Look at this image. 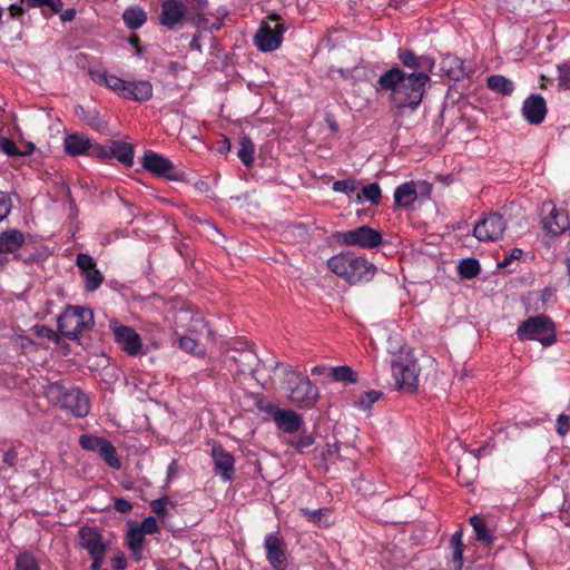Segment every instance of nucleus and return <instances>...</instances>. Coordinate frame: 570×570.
<instances>
[{"label":"nucleus","instance_id":"obj_30","mask_svg":"<svg viewBox=\"0 0 570 570\" xmlns=\"http://www.w3.org/2000/svg\"><path fill=\"white\" fill-rule=\"evenodd\" d=\"M122 19L129 29H138L147 21V13L139 6H132L124 11Z\"/></svg>","mask_w":570,"mask_h":570},{"label":"nucleus","instance_id":"obj_50","mask_svg":"<svg viewBox=\"0 0 570 570\" xmlns=\"http://www.w3.org/2000/svg\"><path fill=\"white\" fill-rule=\"evenodd\" d=\"M128 81H125L117 76L108 75L105 86L109 89L118 92L121 97H124V92L127 90Z\"/></svg>","mask_w":570,"mask_h":570},{"label":"nucleus","instance_id":"obj_42","mask_svg":"<svg viewBox=\"0 0 570 570\" xmlns=\"http://www.w3.org/2000/svg\"><path fill=\"white\" fill-rule=\"evenodd\" d=\"M301 513L311 522H314L318 527H327L330 523L327 519L325 518L328 509L321 508L316 510H309L306 508H302Z\"/></svg>","mask_w":570,"mask_h":570},{"label":"nucleus","instance_id":"obj_32","mask_svg":"<svg viewBox=\"0 0 570 570\" xmlns=\"http://www.w3.org/2000/svg\"><path fill=\"white\" fill-rule=\"evenodd\" d=\"M462 531H455L451 539H450V546L452 548V569L453 570H461L463 566V542H462Z\"/></svg>","mask_w":570,"mask_h":570},{"label":"nucleus","instance_id":"obj_52","mask_svg":"<svg viewBox=\"0 0 570 570\" xmlns=\"http://www.w3.org/2000/svg\"><path fill=\"white\" fill-rule=\"evenodd\" d=\"M11 198L7 193L0 191V222H2L11 212Z\"/></svg>","mask_w":570,"mask_h":570},{"label":"nucleus","instance_id":"obj_34","mask_svg":"<svg viewBox=\"0 0 570 570\" xmlns=\"http://www.w3.org/2000/svg\"><path fill=\"white\" fill-rule=\"evenodd\" d=\"M470 524L472 525L476 539L479 541L485 542V543H492L494 540V537L492 535L491 531L487 528L485 521L482 517L473 515L470 518Z\"/></svg>","mask_w":570,"mask_h":570},{"label":"nucleus","instance_id":"obj_3","mask_svg":"<svg viewBox=\"0 0 570 570\" xmlns=\"http://www.w3.org/2000/svg\"><path fill=\"white\" fill-rule=\"evenodd\" d=\"M46 397L56 406L77 417H85L90 411V401L79 389H67L59 382L49 383L45 387Z\"/></svg>","mask_w":570,"mask_h":570},{"label":"nucleus","instance_id":"obj_13","mask_svg":"<svg viewBox=\"0 0 570 570\" xmlns=\"http://www.w3.org/2000/svg\"><path fill=\"white\" fill-rule=\"evenodd\" d=\"M264 547L266 559L274 570H285L287 567L286 544L278 533L265 537Z\"/></svg>","mask_w":570,"mask_h":570},{"label":"nucleus","instance_id":"obj_22","mask_svg":"<svg viewBox=\"0 0 570 570\" xmlns=\"http://www.w3.org/2000/svg\"><path fill=\"white\" fill-rule=\"evenodd\" d=\"M397 58L404 67L413 69L414 71L417 69L430 71L434 66V60L432 58L426 56H416L410 49H400Z\"/></svg>","mask_w":570,"mask_h":570},{"label":"nucleus","instance_id":"obj_40","mask_svg":"<svg viewBox=\"0 0 570 570\" xmlns=\"http://www.w3.org/2000/svg\"><path fill=\"white\" fill-rule=\"evenodd\" d=\"M459 274L468 279H471L480 273V263L475 258H465L462 259L459 264Z\"/></svg>","mask_w":570,"mask_h":570},{"label":"nucleus","instance_id":"obj_15","mask_svg":"<svg viewBox=\"0 0 570 570\" xmlns=\"http://www.w3.org/2000/svg\"><path fill=\"white\" fill-rule=\"evenodd\" d=\"M186 22L205 30L210 29L206 17L208 9L207 0H183Z\"/></svg>","mask_w":570,"mask_h":570},{"label":"nucleus","instance_id":"obj_64","mask_svg":"<svg viewBox=\"0 0 570 570\" xmlns=\"http://www.w3.org/2000/svg\"><path fill=\"white\" fill-rule=\"evenodd\" d=\"M522 255V250L520 248H514L510 255V257H507L504 258L500 264L499 266L500 267H505L509 265V263L512 261V259H518L520 258Z\"/></svg>","mask_w":570,"mask_h":570},{"label":"nucleus","instance_id":"obj_58","mask_svg":"<svg viewBox=\"0 0 570 570\" xmlns=\"http://www.w3.org/2000/svg\"><path fill=\"white\" fill-rule=\"evenodd\" d=\"M114 508L117 512H120V513H128L131 511L132 509V505L130 504L129 501L122 499V498H117L115 499L114 501Z\"/></svg>","mask_w":570,"mask_h":570},{"label":"nucleus","instance_id":"obj_51","mask_svg":"<svg viewBox=\"0 0 570 570\" xmlns=\"http://www.w3.org/2000/svg\"><path fill=\"white\" fill-rule=\"evenodd\" d=\"M169 503H170L169 498L163 497L160 499L153 500L150 502V509L158 517H166L168 514L167 504H169Z\"/></svg>","mask_w":570,"mask_h":570},{"label":"nucleus","instance_id":"obj_54","mask_svg":"<svg viewBox=\"0 0 570 570\" xmlns=\"http://www.w3.org/2000/svg\"><path fill=\"white\" fill-rule=\"evenodd\" d=\"M139 530L144 531V534H154L159 531V527L154 517H147L142 520Z\"/></svg>","mask_w":570,"mask_h":570},{"label":"nucleus","instance_id":"obj_25","mask_svg":"<svg viewBox=\"0 0 570 570\" xmlns=\"http://www.w3.org/2000/svg\"><path fill=\"white\" fill-rule=\"evenodd\" d=\"M63 145L66 153L71 156L86 154L92 147L90 139L79 134L67 135Z\"/></svg>","mask_w":570,"mask_h":570},{"label":"nucleus","instance_id":"obj_43","mask_svg":"<svg viewBox=\"0 0 570 570\" xmlns=\"http://www.w3.org/2000/svg\"><path fill=\"white\" fill-rule=\"evenodd\" d=\"M16 570H40L39 563L30 552H22L16 557Z\"/></svg>","mask_w":570,"mask_h":570},{"label":"nucleus","instance_id":"obj_4","mask_svg":"<svg viewBox=\"0 0 570 570\" xmlns=\"http://www.w3.org/2000/svg\"><path fill=\"white\" fill-rule=\"evenodd\" d=\"M278 366L283 367L284 382L289 390V400L299 407H312L318 397L317 387L312 384L308 377L293 371L291 366L277 362L275 367Z\"/></svg>","mask_w":570,"mask_h":570},{"label":"nucleus","instance_id":"obj_60","mask_svg":"<svg viewBox=\"0 0 570 570\" xmlns=\"http://www.w3.org/2000/svg\"><path fill=\"white\" fill-rule=\"evenodd\" d=\"M37 333L40 336L47 337L52 341H57V338H58L57 333L53 330H51L50 327L45 326V325L38 327Z\"/></svg>","mask_w":570,"mask_h":570},{"label":"nucleus","instance_id":"obj_20","mask_svg":"<svg viewBox=\"0 0 570 570\" xmlns=\"http://www.w3.org/2000/svg\"><path fill=\"white\" fill-rule=\"evenodd\" d=\"M214 470L219 473L224 481H229L234 474V456L224 450L222 445H214L212 449Z\"/></svg>","mask_w":570,"mask_h":570},{"label":"nucleus","instance_id":"obj_63","mask_svg":"<svg viewBox=\"0 0 570 570\" xmlns=\"http://www.w3.org/2000/svg\"><path fill=\"white\" fill-rule=\"evenodd\" d=\"M21 4L22 3H20V4L13 3L8 8L9 14L11 18H19L24 13V10Z\"/></svg>","mask_w":570,"mask_h":570},{"label":"nucleus","instance_id":"obj_41","mask_svg":"<svg viewBox=\"0 0 570 570\" xmlns=\"http://www.w3.org/2000/svg\"><path fill=\"white\" fill-rule=\"evenodd\" d=\"M107 442L106 438L83 434L79 439V444L83 450L99 453Z\"/></svg>","mask_w":570,"mask_h":570},{"label":"nucleus","instance_id":"obj_6","mask_svg":"<svg viewBox=\"0 0 570 570\" xmlns=\"http://www.w3.org/2000/svg\"><path fill=\"white\" fill-rule=\"evenodd\" d=\"M518 337L539 341L543 346H550L556 342V325L544 315L529 317L517 330Z\"/></svg>","mask_w":570,"mask_h":570},{"label":"nucleus","instance_id":"obj_36","mask_svg":"<svg viewBox=\"0 0 570 570\" xmlns=\"http://www.w3.org/2000/svg\"><path fill=\"white\" fill-rule=\"evenodd\" d=\"M255 146L252 139L244 136L239 140V149L237 156L245 166H250L254 163Z\"/></svg>","mask_w":570,"mask_h":570},{"label":"nucleus","instance_id":"obj_56","mask_svg":"<svg viewBox=\"0 0 570 570\" xmlns=\"http://www.w3.org/2000/svg\"><path fill=\"white\" fill-rule=\"evenodd\" d=\"M18 460V452L14 446L3 452L2 462L9 466L14 468Z\"/></svg>","mask_w":570,"mask_h":570},{"label":"nucleus","instance_id":"obj_29","mask_svg":"<svg viewBox=\"0 0 570 570\" xmlns=\"http://www.w3.org/2000/svg\"><path fill=\"white\" fill-rule=\"evenodd\" d=\"M230 358L238 365V371L242 373L255 370L258 363L256 354L252 350L237 351L233 350Z\"/></svg>","mask_w":570,"mask_h":570},{"label":"nucleus","instance_id":"obj_35","mask_svg":"<svg viewBox=\"0 0 570 570\" xmlns=\"http://www.w3.org/2000/svg\"><path fill=\"white\" fill-rule=\"evenodd\" d=\"M330 375L336 382H342V383H347V384L357 382L356 372H354L352 370V367L347 366V365L331 367Z\"/></svg>","mask_w":570,"mask_h":570},{"label":"nucleus","instance_id":"obj_19","mask_svg":"<svg viewBox=\"0 0 570 570\" xmlns=\"http://www.w3.org/2000/svg\"><path fill=\"white\" fill-rule=\"evenodd\" d=\"M522 115L531 125L541 124L547 115L546 100L540 95H531L522 105Z\"/></svg>","mask_w":570,"mask_h":570},{"label":"nucleus","instance_id":"obj_2","mask_svg":"<svg viewBox=\"0 0 570 570\" xmlns=\"http://www.w3.org/2000/svg\"><path fill=\"white\" fill-rule=\"evenodd\" d=\"M327 267L338 277L345 279L348 284L370 282L376 267L364 256H357L353 252H343L327 259Z\"/></svg>","mask_w":570,"mask_h":570},{"label":"nucleus","instance_id":"obj_45","mask_svg":"<svg viewBox=\"0 0 570 570\" xmlns=\"http://www.w3.org/2000/svg\"><path fill=\"white\" fill-rule=\"evenodd\" d=\"M315 442V439L311 434H306L305 432L297 436L289 439L287 443L292 445L297 452L305 453L306 449L313 445Z\"/></svg>","mask_w":570,"mask_h":570},{"label":"nucleus","instance_id":"obj_27","mask_svg":"<svg viewBox=\"0 0 570 570\" xmlns=\"http://www.w3.org/2000/svg\"><path fill=\"white\" fill-rule=\"evenodd\" d=\"M110 158H116L126 167H131L134 164V147L132 145L119 140L110 142Z\"/></svg>","mask_w":570,"mask_h":570},{"label":"nucleus","instance_id":"obj_26","mask_svg":"<svg viewBox=\"0 0 570 570\" xmlns=\"http://www.w3.org/2000/svg\"><path fill=\"white\" fill-rule=\"evenodd\" d=\"M417 198L416 185L414 181H406L396 187L394 203L397 207H409Z\"/></svg>","mask_w":570,"mask_h":570},{"label":"nucleus","instance_id":"obj_59","mask_svg":"<svg viewBox=\"0 0 570 570\" xmlns=\"http://www.w3.org/2000/svg\"><path fill=\"white\" fill-rule=\"evenodd\" d=\"M89 75H90V78L96 82V83H99V85H105L106 83V80H107V77H108V73L104 70H90L89 71Z\"/></svg>","mask_w":570,"mask_h":570},{"label":"nucleus","instance_id":"obj_55","mask_svg":"<svg viewBox=\"0 0 570 570\" xmlns=\"http://www.w3.org/2000/svg\"><path fill=\"white\" fill-rule=\"evenodd\" d=\"M559 85L570 89V65H562L559 68Z\"/></svg>","mask_w":570,"mask_h":570},{"label":"nucleus","instance_id":"obj_39","mask_svg":"<svg viewBox=\"0 0 570 570\" xmlns=\"http://www.w3.org/2000/svg\"><path fill=\"white\" fill-rule=\"evenodd\" d=\"M381 188L377 183L366 185L362 188L361 193L356 195L357 202H361L362 197L368 200L372 205H379L381 200Z\"/></svg>","mask_w":570,"mask_h":570},{"label":"nucleus","instance_id":"obj_62","mask_svg":"<svg viewBox=\"0 0 570 570\" xmlns=\"http://www.w3.org/2000/svg\"><path fill=\"white\" fill-rule=\"evenodd\" d=\"M540 297L542 301L543 307L553 299L554 297V291L552 288H544L540 292Z\"/></svg>","mask_w":570,"mask_h":570},{"label":"nucleus","instance_id":"obj_18","mask_svg":"<svg viewBox=\"0 0 570 570\" xmlns=\"http://www.w3.org/2000/svg\"><path fill=\"white\" fill-rule=\"evenodd\" d=\"M79 543L90 557L106 556L107 547L101 534L95 528L83 527L79 531Z\"/></svg>","mask_w":570,"mask_h":570},{"label":"nucleus","instance_id":"obj_28","mask_svg":"<svg viewBox=\"0 0 570 570\" xmlns=\"http://www.w3.org/2000/svg\"><path fill=\"white\" fill-rule=\"evenodd\" d=\"M24 243V235L18 229H8L0 234V253H14Z\"/></svg>","mask_w":570,"mask_h":570},{"label":"nucleus","instance_id":"obj_14","mask_svg":"<svg viewBox=\"0 0 570 570\" xmlns=\"http://www.w3.org/2000/svg\"><path fill=\"white\" fill-rule=\"evenodd\" d=\"M76 265L82 272L85 278V288L88 292H95L104 282V276L97 268L94 258L86 253H79L76 258Z\"/></svg>","mask_w":570,"mask_h":570},{"label":"nucleus","instance_id":"obj_16","mask_svg":"<svg viewBox=\"0 0 570 570\" xmlns=\"http://www.w3.org/2000/svg\"><path fill=\"white\" fill-rule=\"evenodd\" d=\"M115 340L118 345L129 355H137L141 351L142 344L138 333L131 327L118 325L114 327Z\"/></svg>","mask_w":570,"mask_h":570},{"label":"nucleus","instance_id":"obj_44","mask_svg":"<svg viewBox=\"0 0 570 570\" xmlns=\"http://www.w3.org/2000/svg\"><path fill=\"white\" fill-rule=\"evenodd\" d=\"M0 149L8 156H24L30 155L35 146L30 144L27 151H21L17 147L16 142L7 137H0Z\"/></svg>","mask_w":570,"mask_h":570},{"label":"nucleus","instance_id":"obj_7","mask_svg":"<svg viewBox=\"0 0 570 570\" xmlns=\"http://www.w3.org/2000/svg\"><path fill=\"white\" fill-rule=\"evenodd\" d=\"M391 368L399 390L414 392L417 389L420 366L412 354H401L393 358Z\"/></svg>","mask_w":570,"mask_h":570},{"label":"nucleus","instance_id":"obj_47","mask_svg":"<svg viewBox=\"0 0 570 570\" xmlns=\"http://www.w3.org/2000/svg\"><path fill=\"white\" fill-rule=\"evenodd\" d=\"M382 396V393L379 391H368L360 395L358 400L355 401V405L360 409L367 410L370 409L379 399Z\"/></svg>","mask_w":570,"mask_h":570},{"label":"nucleus","instance_id":"obj_8","mask_svg":"<svg viewBox=\"0 0 570 570\" xmlns=\"http://www.w3.org/2000/svg\"><path fill=\"white\" fill-rule=\"evenodd\" d=\"M279 20V16L269 14L267 20L262 22L255 35V45L259 50L274 51L281 46L286 27Z\"/></svg>","mask_w":570,"mask_h":570},{"label":"nucleus","instance_id":"obj_23","mask_svg":"<svg viewBox=\"0 0 570 570\" xmlns=\"http://www.w3.org/2000/svg\"><path fill=\"white\" fill-rule=\"evenodd\" d=\"M441 71L450 79L459 81L466 76V69L462 59L453 55H446L441 61Z\"/></svg>","mask_w":570,"mask_h":570},{"label":"nucleus","instance_id":"obj_21","mask_svg":"<svg viewBox=\"0 0 570 570\" xmlns=\"http://www.w3.org/2000/svg\"><path fill=\"white\" fill-rule=\"evenodd\" d=\"M273 420L277 428L284 433L293 434L298 432L303 425V419L292 410L276 409L272 412Z\"/></svg>","mask_w":570,"mask_h":570},{"label":"nucleus","instance_id":"obj_12","mask_svg":"<svg viewBox=\"0 0 570 570\" xmlns=\"http://www.w3.org/2000/svg\"><path fill=\"white\" fill-rule=\"evenodd\" d=\"M184 8L183 0H163L159 23L169 30L179 29L186 22Z\"/></svg>","mask_w":570,"mask_h":570},{"label":"nucleus","instance_id":"obj_49","mask_svg":"<svg viewBox=\"0 0 570 570\" xmlns=\"http://www.w3.org/2000/svg\"><path fill=\"white\" fill-rule=\"evenodd\" d=\"M144 531L138 528L131 529L127 535V543L130 550L139 551L144 542Z\"/></svg>","mask_w":570,"mask_h":570},{"label":"nucleus","instance_id":"obj_10","mask_svg":"<svg viewBox=\"0 0 570 570\" xmlns=\"http://www.w3.org/2000/svg\"><path fill=\"white\" fill-rule=\"evenodd\" d=\"M507 228V222L499 213H489L473 228L474 237L480 242H497Z\"/></svg>","mask_w":570,"mask_h":570},{"label":"nucleus","instance_id":"obj_31","mask_svg":"<svg viewBox=\"0 0 570 570\" xmlns=\"http://www.w3.org/2000/svg\"><path fill=\"white\" fill-rule=\"evenodd\" d=\"M76 114L82 121L98 131L107 128V122L99 116L96 109H86L82 106H77Z\"/></svg>","mask_w":570,"mask_h":570},{"label":"nucleus","instance_id":"obj_61","mask_svg":"<svg viewBox=\"0 0 570 570\" xmlns=\"http://www.w3.org/2000/svg\"><path fill=\"white\" fill-rule=\"evenodd\" d=\"M127 566V560L124 556H116L111 559V567L114 570H124Z\"/></svg>","mask_w":570,"mask_h":570},{"label":"nucleus","instance_id":"obj_38","mask_svg":"<svg viewBox=\"0 0 570 570\" xmlns=\"http://www.w3.org/2000/svg\"><path fill=\"white\" fill-rule=\"evenodd\" d=\"M188 332L197 335L206 334L207 337L213 336V331L209 328L205 318L198 314L191 315L190 322L187 325Z\"/></svg>","mask_w":570,"mask_h":570},{"label":"nucleus","instance_id":"obj_5","mask_svg":"<svg viewBox=\"0 0 570 570\" xmlns=\"http://www.w3.org/2000/svg\"><path fill=\"white\" fill-rule=\"evenodd\" d=\"M94 326V312L88 307L68 306L58 317L59 332L69 340L79 336Z\"/></svg>","mask_w":570,"mask_h":570},{"label":"nucleus","instance_id":"obj_1","mask_svg":"<svg viewBox=\"0 0 570 570\" xmlns=\"http://www.w3.org/2000/svg\"><path fill=\"white\" fill-rule=\"evenodd\" d=\"M429 82L430 76L426 72L406 73L400 67H393L379 78L374 88L377 92L390 91V100L395 108L415 110Z\"/></svg>","mask_w":570,"mask_h":570},{"label":"nucleus","instance_id":"obj_48","mask_svg":"<svg viewBox=\"0 0 570 570\" xmlns=\"http://www.w3.org/2000/svg\"><path fill=\"white\" fill-rule=\"evenodd\" d=\"M179 347L194 355H204V351L198 348V341L191 336L183 335L179 338Z\"/></svg>","mask_w":570,"mask_h":570},{"label":"nucleus","instance_id":"obj_24","mask_svg":"<svg viewBox=\"0 0 570 570\" xmlns=\"http://www.w3.org/2000/svg\"><path fill=\"white\" fill-rule=\"evenodd\" d=\"M153 97V86L147 80L128 81L124 98L136 101H146Z\"/></svg>","mask_w":570,"mask_h":570},{"label":"nucleus","instance_id":"obj_33","mask_svg":"<svg viewBox=\"0 0 570 570\" xmlns=\"http://www.w3.org/2000/svg\"><path fill=\"white\" fill-rule=\"evenodd\" d=\"M487 83H488V87L492 91H494L497 94H501L503 96H509L514 90L513 82L510 79H508L507 77L501 76V75L490 76L487 80Z\"/></svg>","mask_w":570,"mask_h":570},{"label":"nucleus","instance_id":"obj_57","mask_svg":"<svg viewBox=\"0 0 570 570\" xmlns=\"http://www.w3.org/2000/svg\"><path fill=\"white\" fill-rule=\"evenodd\" d=\"M109 150H110V145L102 146V145H98V144H96V145L92 144L90 154L105 159V158H110Z\"/></svg>","mask_w":570,"mask_h":570},{"label":"nucleus","instance_id":"obj_53","mask_svg":"<svg viewBox=\"0 0 570 570\" xmlns=\"http://www.w3.org/2000/svg\"><path fill=\"white\" fill-rule=\"evenodd\" d=\"M556 431L560 436H564L570 431V416L560 414L557 417Z\"/></svg>","mask_w":570,"mask_h":570},{"label":"nucleus","instance_id":"obj_37","mask_svg":"<svg viewBox=\"0 0 570 570\" xmlns=\"http://www.w3.org/2000/svg\"><path fill=\"white\" fill-rule=\"evenodd\" d=\"M98 454L111 469L119 470L121 468V461L117 455L116 448L110 441L107 440Z\"/></svg>","mask_w":570,"mask_h":570},{"label":"nucleus","instance_id":"obj_46","mask_svg":"<svg viewBox=\"0 0 570 570\" xmlns=\"http://www.w3.org/2000/svg\"><path fill=\"white\" fill-rule=\"evenodd\" d=\"M360 183L355 179H343L336 180L333 184V190L337 193H343L347 196H351L358 189Z\"/></svg>","mask_w":570,"mask_h":570},{"label":"nucleus","instance_id":"obj_11","mask_svg":"<svg viewBox=\"0 0 570 570\" xmlns=\"http://www.w3.org/2000/svg\"><path fill=\"white\" fill-rule=\"evenodd\" d=\"M142 166L148 171L166 177L169 180L179 181L184 179V173H175L174 164L166 157L153 151L147 150L142 157Z\"/></svg>","mask_w":570,"mask_h":570},{"label":"nucleus","instance_id":"obj_17","mask_svg":"<svg viewBox=\"0 0 570 570\" xmlns=\"http://www.w3.org/2000/svg\"><path fill=\"white\" fill-rule=\"evenodd\" d=\"M549 206L548 216L543 217L541 220L542 228L548 235L558 236L569 228V217L564 210L558 209L551 204Z\"/></svg>","mask_w":570,"mask_h":570},{"label":"nucleus","instance_id":"obj_9","mask_svg":"<svg viewBox=\"0 0 570 570\" xmlns=\"http://www.w3.org/2000/svg\"><path fill=\"white\" fill-rule=\"evenodd\" d=\"M335 237L342 245L357 246L366 249L375 248L383 242L382 234L367 225H362L345 232H338Z\"/></svg>","mask_w":570,"mask_h":570}]
</instances>
